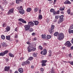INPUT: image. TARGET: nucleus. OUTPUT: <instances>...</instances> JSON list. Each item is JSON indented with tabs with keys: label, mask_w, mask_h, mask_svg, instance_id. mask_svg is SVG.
Returning a JSON list of instances; mask_svg holds the SVG:
<instances>
[{
	"label": "nucleus",
	"mask_w": 73,
	"mask_h": 73,
	"mask_svg": "<svg viewBox=\"0 0 73 73\" xmlns=\"http://www.w3.org/2000/svg\"><path fill=\"white\" fill-rule=\"evenodd\" d=\"M65 37V36L64 35V34L62 33H61L58 34V39L59 40H62Z\"/></svg>",
	"instance_id": "1"
},
{
	"label": "nucleus",
	"mask_w": 73,
	"mask_h": 73,
	"mask_svg": "<svg viewBox=\"0 0 73 73\" xmlns=\"http://www.w3.org/2000/svg\"><path fill=\"white\" fill-rule=\"evenodd\" d=\"M18 10H19V13L21 14H24L25 13L24 10H23V6H21L19 7V8H18Z\"/></svg>",
	"instance_id": "2"
},
{
	"label": "nucleus",
	"mask_w": 73,
	"mask_h": 73,
	"mask_svg": "<svg viewBox=\"0 0 73 73\" xmlns=\"http://www.w3.org/2000/svg\"><path fill=\"white\" fill-rule=\"evenodd\" d=\"M25 27V31H29V29L31 28V26L28 25H27L24 26Z\"/></svg>",
	"instance_id": "3"
},
{
	"label": "nucleus",
	"mask_w": 73,
	"mask_h": 73,
	"mask_svg": "<svg viewBox=\"0 0 73 73\" xmlns=\"http://www.w3.org/2000/svg\"><path fill=\"white\" fill-rule=\"evenodd\" d=\"M65 45H66L68 47H70L71 46V45H72V44H71V43L69 42V41H67L66 43L64 44Z\"/></svg>",
	"instance_id": "4"
},
{
	"label": "nucleus",
	"mask_w": 73,
	"mask_h": 73,
	"mask_svg": "<svg viewBox=\"0 0 73 73\" xmlns=\"http://www.w3.org/2000/svg\"><path fill=\"white\" fill-rule=\"evenodd\" d=\"M54 28V25H52L51 26V28L50 30L49 31V32L50 33V34H52V32H53V29Z\"/></svg>",
	"instance_id": "5"
},
{
	"label": "nucleus",
	"mask_w": 73,
	"mask_h": 73,
	"mask_svg": "<svg viewBox=\"0 0 73 73\" xmlns=\"http://www.w3.org/2000/svg\"><path fill=\"white\" fill-rule=\"evenodd\" d=\"M42 53L43 55H45L47 53V50L46 49H44L43 51L41 52L40 54H42Z\"/></svg>",
	"instance_id": "6"
},
{
	"label": "nucleus",
	"mask_w": 73,
	"mask_h": 73,
	"mask_svg": "<svg viewBox=\"0 0 73 73\" xmlns=\"http://www.w3.org/2000/svg\"><path fill=\"white\" fill-rule=\"evenodd\" d=\"M14 11V9H10L8 13V15H10L11 13H13Z\"/></svg>",
	"instance_id": "7"
},
{
	"label": "nucleus",
	"mask_w": 73,
	"mask_h": 73,
	"mask_svg": "<svg viewBox=\"0 0 73 73\" xmlns=\"http://www.w3.org/2000/svg\"><path fill=\"white\" fill-rule=\"evenodd\" d=\"M28 25H29L31 27H33V26H34L35 24L33 23V22L30 21L28 23Z\"/></svg>",
	"instance_id": "8"
},
{
	"label": "nucleus",
	"mask_w": 73,
	"mask_h": 73,
	"mask_svg": "<svg viewBox=\"0 0 73 73\" xmlns=\"http://www.w3.org/2000/svg\"><path fill=\"white\" fill-rule=\"evenodd\" d=\"M10 69V66H5L4 68V70L6 72H8L9 70Z\"/></svg>",
	"instance_id": "9"
},
{
	"label": "nucleus",
	"mask_w": 73,
	"mask_h": 73,
	"mask_svg": "<svg viewBox=\"0 0 73 73\" xmlns=\"http://www.w3.org/2000/svg\"><path fill=\"white\" fill-rule=\"evenodd\" d=\"M19 21H21V22H22L23 23H25V24H26L27 23V22L25 21L22 18H20L19 19Z\"/></svg>",
	"instance_id": "10"
},
{
	"label": "nucleus",
	"mask_w": 73,
	"mask_h": 73,
	"mask_svg": "<svg viewBox=\"0 0 73 73\" xmlns=\"http://www.w3.org/2000/svg\"><path fill=\"white\" fill-rule=\"evenodd\" d=\"M10 29H11V27H10L7 26L6 27V31L5 32H9V31H10Z\"/></svg>",
	"instance_id": "11"
},
{
	"label": "nucleus",
	"mask_w": 73,
	"mask_h": 73,
	"mask_svg": "<svg viewBox=\"0 0 73 73\" xmlns=\"http://www.w3.org/2000/svg\"><path fill=\"white\" fill-rule=\"evenodd\" d=\"M18 70L19 72L21 73H23V71H24L23 69L22 68H19L18 69Z\"/></svg>",
	"instance_id": "12"
},
{
	"label": "nucleus",
	"mask_w": 73,
	"mask_h": 73,
	"mask_svg": "<svg viewBox=\"0 0 73 73\" xmlns=\"http://www.w3.org/2000/svg\"><path fill=\"white\" fill-rule=\"evenodd\" d=\"M64 19L60 18L59 20L58 21V24H60L61 23H62Z\"/></svg>",
	"instance_id": "13"
},
{
	"label": "nucleus",
	"mask_w": 73,
	"mask_h": 73,
	"mask_svg": "<svg viewBox=\"0 0 73 73\" xmlns=\"http://www.w3.org/2000/svg\"><path fill=\"white\" fill-rule=\"evenodd\" d=\"M65 4H70L71 2L68 0H66L64 3Z\"/></svg>",
	"instance_id": "14"
},
{
	"label": "nucleus",
	"mask_w": 73,
	"mask_h": 73,
	"mask_svg": "<svg viewBox=\"0 0 73 73\" xmlns=\"http://www.w3.org/2000/svg\"><path fill=\"white\" fill-rule=\"evenodd\" d=\"M35 45H34V46L32 44L29 45L28 47H29V48H33L34 47H35L36 46V44H35Z\"/></svg>",
	"instance_id": "15"
},
{
	"label": "nucleus",
	"mask_w": 73,
	"mask_h": 73,
	"mask_svg": "<svg viewBox=\"0 0 73 73\" xmlns=\"http://www.w3.org/2000/svg\"><path fill=\"white\" fill-rule=\"evenodd\" d=\"M33 22H34L35 25H37L38 24V21H33Z\"/></svg>",
	"instance_id": "16"
},
{
	"label": "nucleus",
	"mask_w": 73,
	"mask_h": 73,
	"mask_svg": "<svg viewBox=\"0 0 73 73\" xmlns=\"http://www.w3.org/2000/svg\"><path fill=\"white\" fill-rule=\"evenodd\" d=\"M2 46H3V47H5V46H6V43L3 42L1 43Z\"/></svg>",
	"instance_id": "17"
},
{
	"label": "nucleus",
	"mask_w": 73,
	"mask_h": 73,
	"mask_svg": "<svg viewBox=\"0 0 73 73\" xmlns=\"http://www.w3.org/2000/svg\"><path fill=\"white\" fill-rule=\"evenodd\" d=\"M9 56L11 57H14V54L10 53L9 54Z\"/></svg>",
	"instance_id": "18"
},
{
	"label": "nucleus",
	"mask_w": 73,
	"mask_h": 73,
	"mask_svg": "<svg viewBox=\"0 0 73 73\" xmlns=\"http://www.w3.org/2000/svg\"><path fill=\"white\" fill-rule=\"evenodd\" d=\"M41 37L42 38L44 39L46 38V35L45 34H42L41 35Z\"/></svg>",
	"instance_id": "19"
},
{
	"label": "nucleus",
	"mask_w": 73,
	"mask_h": 73,
	"mask_svg": "<svg viewBox=\"0 0 73 73\" xmlns=\"http://www.w3.org/2000/svg\"><path fill=\"white\" fill-rule=\"evenodd\" d=\"M23 0H16V3L17 4H19L20 2H22Z\"/></svg>",
	"instance_id": "20"
},
{
	"label": "nucleus",
	"mask_w": 73,
	"mask_h": 73,
	"mask_svg": "<svg viewBox=\"0 0 73 73\" xmlns=\"http://www.w3.org/2000/svg\"><path fill=\"white\" fill-rule=\"evenodd\" d=\"M6 38L7 40H9L11 39V36H6Z\"/></svg>",
	"instance_id": "21"
},
{
	"label": "nucleus",
	"mask_w": 73,
	"mask_h": 73,
	"mask_svg": "<svg viewBox=\"0 0 73 73\" xmlns=\"http://www.w3.org/2000/svg\"><path fill=\"white\" fill-rule=\"evenodd\" d=\"M27 12H31V11H32V10L31 9V8H28L27 9Z\"/></svg>",
	"instance_id": "22"
},
{
	"label": "nucleus",
	"mask_w": 73,
	"mask_h": 73,
	"mask_svg": "<svg viewBox=\"0 0 73 73\" xmlns=\"http://www.w3.org/2000/svg\"><path fill=\"white\" fill-rule=\"evenodd\" d=\"M29 60H27L26 61H25L26 64H29V65L30 64V62L29 61Z\"/></svg>",
	"instance_id": "23"
},
{
	"label": "nucleus",
	"mask_w": 73,
	"mask_h": 73,
	"mask_svg": "<svg viewBox=\"0 0 73 73\" xmlns=\"http://www.w3.org/2000/svg\"><path fill=\"white\" fill-rule=\"evenodd\" d=\"M46 37L47 39H50V38L52 37V36L50 35H47Z\"/></svg>",
	"instance_id": "24"
},
{
	"label": "nucleus",
	"mask_w": 73,
	"mask_h": 73,
	"mask_svg": "<svg viewBox=\"0 0 73 73\" xmlns=\"http://www.w3.org/2000/svg\"><path fill=\"white\" fill-rule=\"evenodd\" d=\"M29 30L30 32H33V29L32 28H30Z\"/></svg>",
	"instance_id": "25"
},
{
	"label": "nucleus",
	"mask_w": 73,
	"mask_h": 73,
	"mask_svg": "<svg viewBox=\"0 0 73 73\" xmlns=\"http://www.w3.org/2000/svg\"><path fill=\"white\" fill-rule=\"evenodd\" d=\"M69 30L70 29H73V24H72L69 28Z\"/></svg>",
	"instance_id": "26"
},
{
	"label": "nucleus",
	"mask_w": 73,
	"mask_h": 73,
	"mask_svg": "<svg viewBox=\"0 0 73 73\" xmlns=\"http://www.w3.org/2000/svg\"><path fill=\"white\" fill-rule=\"evenodd\" d=\"M38 18L40 20L42 19V15H39L38 17Z\"/></svg>",
	"instance_id": "27"
},
{
	"label": "nucleus",
	"mask_w": 73,
	"mask_h": 73,
	"mask_svg": "<svg viewBox=\"0 0 73 73\" xmlns=\"http://www.w3.org/2000/svg\"><path fill=\"white\" fill-rule=\"evenodd\" d=\"M33 59V58L32 56H30L29 57L28 60H30V61H31V60H32Z\"/></svg>",
	"instance_id": "28"
},
{
	"label": "nucleus",
	"mask_w": 73,
	"mask_h": 73,
	"mask_svg": "<svg viewBox=\"0 0 73 73\" xmlns=\"http://www.w3.org/2000/svg\"><path fill=\"white\" fill-rule=\"evenodd\" d=\"M57 35H58V32H56L54 34V35L55 36H57Z\"/></svg>",
	"instance_id": "29"
},
{
	"label": "nucleus",
	"mask_w": 73,
	"mask_h": 73,
	"mask_svg": "<svg viewBox=\"0 0 73 73\" xmlns=\"http://www.w3.org/2000/svg\"><path fill=\"white\" fill-rule=\"evenodd\" d=\"M39 49H40L41 50H43V48L41 46H39Z\"/></svg>",
	"instance_id": "30"
},
{
	"label": "nucleus",
	"mask_w": 73,
	"mask_h": 73,
	"mask_svg": "<svg viewBox=\"0 0 73 73\" xmlns=\"http://www.w3.org/2000/svg\"><path fill=\"white\" fill-rule=\"evenodd\" d=\"M28 52H31V48L29 47H27Z\"/></svg>",
	"instance_id": "31"
},
{
	"label": "nucleus",
	"mask_w": 73,
	"mask_h": 73,
	"mask_svg": "<svg viewBox=\"0 0 73 73\" xmlns=\"http://www.w3.org/2000/svg\"><path fill=\"white\" fill-rule=\"evenodd\" d=\"M38 10V8H35L34 9V11L35 12H36Z\"/></svg>",
	"instance_id": "32"
},
{
	"label": "nucleus",
	"mask_w": 73,
	"mask_h": 73,
	"mask_svg": "<svg viewBox=\"0 0 73 73\" xmlns=\"http://www.w3.org/2000/svg\"><path fill=\"white\" fill-rule=\"evenodd\" d=\"M1 38L3 40H4V39H5V36L3 35H2L1 36Z\"/></svg>",
	"instance_id": "33"
},
{
	"label": "nucleus",
	"mask_w": 73,
	"mask_h": 73,
	"mask_svg": "<svg viewBox=\"0 0 73 73\" xmlns=\"http://www.w3.org/2000/svg\"><path fill=\"white\" fill-rule=\"evenodd\" d=\"M71 29L69 30V29L68 32L70 33H73V30H71Z\"/></svg>",
	"instance_id": "34"
},
{
	"label": "nucleus",
	"mask_w": 73,
	"mask_h": 73,
	"mask_svg": "<svg viewBox=\"0 0 73 73\" xmlns=\"http://www.w3.org/2000/svg\"><path fill=\"white\" fill-rule=\"evenodd\" d=\"M5 55V54H4V52L3 53L1 52L0 53V56H4Z\"/></svg>",
	"instance_id": "35"
},
{
	"label": "nucleus",
	"mask_w": 73,
	"mask_h": 73,
	"mask_svg": "<svg viewBox=\"0 0 73 73\" xmlns=\"http://www.w3.org/2000/svg\"><path fill=\"white\" fill-rule=\"evenodd\" d=\"M46 62H47V60H42V63H46Z\"/></svg>",
	"instance_id": "36"
},
{
	"label": "nucleus",
	"mask_w": 73,
	"mask_h": 73,
	"mask_svg": "<svg viewBox=\"0 0 73 73\" xmlns=\"http://www.w3.org/2000/svg\"><path fill=\"white\" fill-rule=\"evenodd\" d=\"M26 64V62H25L22 63V66H24V65H25Z\"/></svg>",
	"instance_id": "37"
},
{
	"label": "nucleus",
	"mask_w": 73,
	"mask_h": 73,
	"mask_svg": "<svg viewBox=\"0 0 73 73\" xmlns=\"http://www.w3.org/2000/svg\"><path fill=\"white\" fill-rule=\"evenodd\" d=\"M33 56H34V57H37V55L35 53H33Z\"/></svg>",
	"instance_id": "38"
},
{
	"label": "nucleus",
	"mask_w": 73,
	"mask_h": 73,
	"mask_svg": "<svg viewBox=\"0 0 73 73\" xmlns=\"http://www.w3.org/2000/svg\"><path fill=\"white\" fill-rule=\"evenodd\" d=\"M60 10L61 11H62L64 10V9L63 8V7H61L60 8Z\"/></svg>",
	"instance_id": "39"
},
{
	"label": "nucleus",
	"mask_w": 73,
	"mask_h": 73,
	"mask_svg": "<svg viewBox=\"0 0 73 73\" xmlns=\"http://www.w3.org/2000/svg\"><path fill=\"white\" fill-rule=\"evenodd\" d=\"M9 52V51H8V50H5L4 52L5 54H7V53H8Z\"/></svg>",
	"instance_id": "40"
},
{
	"label": "nucleus",
	"mask_w": 73,
	"mask_h": 73,
	"mask_svg": "<svg viewBox=\"0 0 73 73\" xmlns=\"http://www.w3.org/2000/svg\"><path fill=\"white\" fill-rule=\"evenodd\" d=\"M67 12L68 14H70V9H69L68 10Z\"/></svg>",
	"instance_id": "41"
},
{
	"label": "nucleus",
	"mask_w": 73,
	"mask_h": 73,
	"mask_svg": "<svg viewBox=\"0 0 73 73\" xmlns=\"http://www.w3.org/2000/svg\"><path fill=\"white\" fill-rule=\"evenodd\" d=\"M50 12H54V9H51L50 10Z\"/></svg>",
	"instance_id": "42"
},
{
	"label": "nucleus",
	"mask_w": 73,
	"mask_h": 73,
	"mask_svg": "<svg viewBox=\"0 0 73 73\" xmlns=\"http://www.w3.org/2000/svg\"><path fill=\"white\" fill-rule=\"evenodd\" d=\"M36 48L32 49H31V51H35V50H36Z\"/></svg>",
	"instance_id": "43"
},
{
	"label": "nucleus",
	"mask_w": 73,
	"mask_h": 73,
	"mask_svg": "<svg viewBox=\"0 0 73 73\" xmlns=\"http://www.w3.org/2000/svg\"><path fill=\"white\" fill-rule=\"evenodd\" d=\"M42 66H46V64L44 63H42Z\"/></svg>",
	"instance_id": "44"
},
{
	"label": "nucleus",
	"mask_w": 73,
	"mask_h": 73,
	"mask_svg": "<svg viewBox=\"0 0 73 73\" xmlns=\"http://www.w3.org/2000/svg\"><path fill=\"white\" fill-rule=\"evenodd\" d=\"M3 27H5L7 26V24L5 23H3Z\"/></svg>",
	"instance_id": "45"
},
{
	"label": "nucleus",
	"mask_w": 73,
	"mask_h": 73,
	"mask_svg": "<svg viewBox=\"0 0 73 73\" xmlns=\"http://www.w3.org/2000/svg\"><path fill=\"white\" fill-rule=\"evenodd\" d=\"M64 17V15H62L59 17L60 19H64L63 17Z\"/></svg>",
	"instance_id": "46"
},
{
	"label": "nucleus",
	"mask_w": 73,
	"mask_h": 73,
	"mask_svg": "<svg viewBox=\"0 0 73 73\" xmlns=\"http://www.w3.org/2000/svg\"><path fill=\"white\" fill-rule=\"evenodd\" d=\"M58 17H59V16H56L55 17V19H58Z\"/></svg>",
	"instance_id": "47"
},
{
	"label": "nucleus",
	"mask_w": 73,
	"mask_h": 73,
	"mask_svg": "<svg viewBox=\"0 0 73 73\" xmlns=\"http://www.w3.org/2000/svg\"><path fill=\"white\" fill-rule=\"evenodd\" d=\"M18 35L17 34H15V38H17L18 37Z\"/></svg>",
	"instance_id": "48"
},
{
	"label": "nucleus",
	"mask_w": 73,
	"mask_h": 73,
	"mask_svg": "<svg viewBox=\"0 0 73 73\" xmlns=\"http://www.w3.org/2000/svg\"><path fill=\"white\" fill-rule=\"evenodd\" d=\"M70 63L71 65H73V61L71 62H70Z\"/></svg>",
	"instance_id": "49"
},
{
	"label": "nucleus",
	"mask_w": 73,
	"mask_h": 73,
	"mask_svg": "<svg viewBox=\"0 0 73 73\" xmlns=\"http://www.w3.org/2000/svg\"><path fill=\"white\" fill-rule=\"evenodd\" d=\"M56 14H58L60 13V11L58 10L57 12H56Z\"/></svg>",
	"instance_id": "50"
},
{
	"label": "nucleus",
	"mask_w": 73,
	"mask_h": 73,
	"mask_svg": "<svg viewBox=\"0 0 73 73\" xmlns=\"http://www.w3.org/2000/svg\"><path fill=\"white\" fill-rule=\"evenodd\" d=\"M5 60L7 62H8V61H9V60L8 58H7L5 59Z\"/></svg>",
	"instance_id": "51"
},
{
	"label": "nucleus",
	"mask_w": 73,
	"mask_h": 73,
	"mask_svg": "<svg viewBox=\"0 0 73 73\" xmlns=\"http://www.w3.org/2000/svg\"><path fill=\"white\" fill-rule=\"evenodd\" d=\"M40 70L41 72H43L44 71V69L43 68H40Z\"/></svg>",
	"instance_id": "52"
},
{
	"label": "nucleus",
	"mask_w": 73,
	"mask_h": 73,
	"mask_svg": "<svg viewBox=\"0 0 73 73\" xmlns=\"http://www.w3.org/2000/svg\"><path fill=\"white\" fill-rule=\"evenodd\" d=\"M27 44H28V45H30L31 44V43H30V42H26Z\"/></svg>",
	"instance_id": "53"
},
{
	"label": "nucleus",
	"mask_w": 73,
	"mask_h": 73,
	"mask_svg": "<svg viewBox=\"0 0 73 73\" xmlns=\"http://www.w3.org/2000/svg\"><path fill=\"white\" fill-rule=\"evenodd\" d=\"M57 19H56V18H55L54 21V22H57Z\"/></svg>",
	"instance_id": "54"
},
{
	"label": "nucleus",
	"mask_w": 73,
	"mask_h": 73,
	"mask_svg": "<svg viewBox=\"0 0 73 73\" xmlns=\"http://www.w3.org/2000/svg\"><path fill=\"white\" fill-rule=\"evenodd\" d=\"M15 31H17H17H18V29L17 28H16V29H15Z\"/></svg>",
	"instance_id": "55"
},
{
	"label": "nucleus",
	"mask_w": 73,
	"mask_h": 73,
	"mask_svg": "<svg viewBox=\"0 0 73 73\" xmlns=\"http://www.w3.org/2000/svg\"><path fill=\"white\" fill-rule=\"evenodd\" d=\"M32 35L33 36H35V33H32Z\"/></svg>",
	"instance_id": "56"
},
{
	"label": "nucleus",
	"mask_w": 73,
	"mask_h": 73,
	"mask_svg": "<svg viewBox=\"0 0 73 73\" xmlns=\"http://www.w3.org/2000/svg\"><path fill=\"white\" fill-rule=\"evenodd\" d=\"M68 56L70 57H72V55H71V54H69L68 55Z\"/></svg>",
	"instance_id": "57"
},
{
	"label": "nucleus",
	"mask_w": 73,
	"mask_h": 73,
	"mask_svg": "<svg viewBox=\"0 0 73 73\" xmlns=\"http://www.w3.org/2000/svg\"><path fill=\"white\" fill-rule=\"evenodd\" d=\"M36 40H37V39L36 38H34L33 39V40H34V41H36Z\"/></svg>",
	"instance_id": "58"
},
{
	"label": "nucleus",
	"mask_w": 73,
	"mask_h": 73,
	"mask_svg": "<svg viewBox=\"0 0 73 73\" xmlns=\"http://www.w3.org/2000/svg\"><path fill=\"white\" fill-rule=\"evenodd\" d=\"M71 42L72 44H73V38H72V40H71Z\"/></svg>",
	"instance_id": "59"
},
{
	"label": "nucleus",
	"mask_w": 73,
	"mask_h": 73,
	"mask_svg": "<svg viewBox=\"0 0 73 73\" xmlns=\"http://www.w3.org/2000/svg\"><path fill=\"white\" fill-rule=\"evenodd\" d=\"M10 72L11 73H12V70H10Z\"/></svg>",
	"instance_id": "60"
},
{
	"label": "nucleus",
	"mask_w": 73,
	"mask_h": 73,
	"mask_svg": "<svg viewBox=\"0 0 73 73\" xmlns=\"http://www.w3.org/2000/svg\"><path fill=\"white\" fill-rule=\"evenodd\" d=\"M53 12V13L54 14H56V11H54Z\"/></svg>",
	"instance_id": "61"
},
{
	"label": "nucleus",
	"mask_w": 73,
	"mask_h": 73,
	"mask_svg": "<svg viewBox=\"0 0 73 73\" xmlns=\"http://www.w3.org/2000/svg\"><path fill=\"white\" fill-rule=\"evenodd\" d=\"M41 9H40L39 11V13H41Z\"/></svg>",
	"instance_id": "62"
},
{
	"label": "nucleus",
	"mask_w": 73,
	"mask_h": 73,
	"mask_svg": "<svg viewBox=\"0 0 73 73\" xmlns=\"http://www.w3.org/2000/svg\"><path fill=\"white\" fill-rule=\"evenodd\" d=\"M34 68V66H31V68Z\"/></svg>",
	"instance_id": "63"
},
{
	"label": "nucleus",
	"mask_w": 73,
	"mask_h": 73,
	"mask_svg": "<svg viewBox=\"0 0 73 73\" xmlns=\"http://www.w3.org/2000/svg\"><path fill=\"white\" fill-rule=\"evenodd\" d=\"M71 49H72V50H73V46L71 47Z\"/></svg>",
	"instance_id": "64"
}]
</instances>
